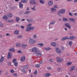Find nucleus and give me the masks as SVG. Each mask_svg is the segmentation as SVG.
<instances>
[{
  "label": "nucleus",
  "mask_w": 77,
  "mask_h": 77,
  "mask_svg": "<svg viewBox=\"0 0 77 77\" xmlns=\"http://www.w3.org/2000/svg\"><path fill=\"white\" fill-rule=\"evenodd\" d=\"M29 29L30 30H34V27H31L29 28Z\"/></svg>",
  "instance_id": "a19ab883"
},
{
  "label": "nucleus",
  "mask_w": 77,
  "mask_h": 77,
  "mask_svg": "<svg viewBox=\"0 0 77 77\" xmlns=\"http://www.w3.org/2000/svg\"><path fill=\"white\" fill-rule=\"evenodd\" d=\"M28 68H29V66H28V65L24 66H23V69H27Z\"/></svg>",
  "instance_id": "aec40b11"
},
{
  "label": "nucleus",
  "mask_w": 77,
  "mask_h": 77,
  "mask_svg": "<svg viewBox=\"0 0 77 77\" xmlns=\"http://www.w3.org/2000/svg\"><path fill=\"white\" fill-rule=\"evenodd\" d=\"M31 9H32V10H33V11H36V9H35L34 8H32Z\"/></svg>",
  "instance_id": "864d4df0"
},
{
  "label": "nucleus",
  "mask_w": 77,
  "mask_h": 77,
  "mask_svg": "<svg viewBox=\"0 0 77 77\" xmlns=\"http://www.w3.org/2000/svg\"><path fill=\"white\" fill-rule=\"evenodd\" d=\"M63 20L64 21H67L68 20L67 19H66V18H65V17H63Z\"/></svg>",
  "instance_id": "cd10ccee"
},
{
  "label": "nucleus",
  "mask_w": 77,
  "mask_h": 77,
  "mask_svg": "<svg viewBox=\"0 0 77 77\" xmlns=\"http://www.w3.org/2000/svg\"><path fill=\"white\" fill-rule=\"evenodd\" d=\"M54 8H57V5H54Z\"/></svg>",
  "instance_id": "13d9d810"
},
{
  "label": "nucleus",
  "mask_w": 77,
  "mask_h": 77,
  "mask_svg": "<svg viewBox=\"0 0 77 77\" xmlns=\"http://www.w3.org/2000/svg\"><path fill=\"white\" fill-rule=\"evenodd\" d=\"M50 61L51 62H53V60L52 59H50Z\"/></svg>",
  "instance_id": "3c124183"
},
{
  "label": "nucleus",
  "mask_w": 77,
  "mask_h": 77,
  "mask_svg": "<svg viewBox=\"0 0 77 77\" xmlns=\"http://www.w3.org/2000/svg\"><path fill=\"white\" fill-rule=\"evenodd\" d=\"M16 46L17 47H20L21 46V43H17L16 44Z\"/></svg>",
  "instance_id": "6ab92c4d"
},
{
  "label": "nucleus",
  "mask_w": 77,
  "mask_h": 77,
  "mask_svg": "<svg viewBox=\"0 0 77 77\" xmlns=\"http://www.w3.org/2000/svg\"><path fill=\"white\" fill-rule=\"evenodd\" d=\"M74 15H75V16H77V13L75 14Z\"/></svg>",
  "instance_id": "774afa93"
},
{
  "label": "nucleus",
  "mask_w": 77,
  "mask_h": 77,
  "mask_svg": "<svg viewBox=\"0 0 77 77\" xmlns=\"http://www.w3.org/2000/svg\"><path fill=\"white\" fill-rule=\"evenodd\" d=\"M26 32H29V31H30V28H28L26 29Z\"/></svg>",
  "instance_id": "37998d69"
},
{
  "label": "nucleus",
  "mask_w": 77,
  "mask_h": 77,
  "mask_svg": "<svg viewBox=\"0 0 77 77\" xmlns=\"http://www.w3.org/2000/svg\"><path fill=\"white\" fill-rule=\"evenodd\" d=\"M63 60V59L62 58H58L57 59V61L58 62H62Z\"/></svg>",
  "instance_id": "20e7f679"
},
{
  "label": "nucleus",
  "mask_w": 77,
  "mask_h": 77,
  "mask_svg": "<svg viewBox=\"0 0 77 77\" xmlns=\"http://www.w3.org/2000/svg\"><path fill=\"white\" fill-rule=\"evenodd\" d=\"M51 10L53 12H55L56 11V9L55 8H52L51 9Z\"/></svg>",
  "instance_id": "4be33fe9"
},
{
  "label": "nucleus",
  "mask_w": 77,
  "mask_h": 77,
  "mask_svg": "<svg viewBox=\"0 0 77 77\" xmlns=\"http://www.w3.org/2000/svg\"><path fill=\"white\" fill-rule=\"evenodd\" d=\"M66 39H69V38H68V37L66 36V37H65L61 39V40L62 41H64V40H66Z\"/></svg>",
  "instance_id": "9d476101"
},
{
  "label": "nucleus",
  "mask_w": 77,
  "mask_h": 77,
  "mask_svg": "<svg viewBox=\"0 0 77 77\" xmlns=\"http://www.w3.org/2000/svg\"><path fill=\"white\" fill-rule=\"evenodd\" d=\"M26 60V58L24 56L21 57L20 58V61L21 62H24Z\"/></svg>",
  "instance_id": "7ed1b4c3"
},
{
  "label": "nucleus",
  "mask_w": 77,
  "mask_h": 77,
  "mask_svg": "<svg viewBox=\"0 0 77 77\" xmlns=\"http://www.w3.org/2000/svg\"><path fill=\"white\" fill-rule=\"evenodd\" d=\"M13 75L14 76H17V73H14L13 74Z\"/></svg>",
  "instance_id": "bf43d9fd"
},
{
  "label": "nucleus",
  "mask_w": 77,
  "mask_h": 77,
  "mask_svg": "<svg viewBox=\"0 0 77 77\" xmlns=\"http://www.w3.org/2000/svg\"><path fill=\"white\" fill-rule=\"evenodd\" d=\"M37 37L36 35H34L33 36V38H36Z\"/></svg>",
  "instance_id": "a18cd8bd"
},
{
  "label": "nucleus",
  "mask_w": 77,
  "mask_h": 77,
  "mask_svg": "<svg viewBox=\"0 0 77 77\" xmlns=\"http://www.w3.org/2000/svg\"><path fill=\"white\" fill-rule=\"evenodd\" d=\"M7 17H10V14H8L7 15Z\"/></svg>",
  "instance_id": "052dcab7"
},
{
  "label": "nucleus",
  "mask_w": 77,
  "mask_h": 77,
  "mask_svg": "<svg viewBox=\"0 0 77 77\" xmlns=\"http://www.w3.org/2000/svg\"><path fill=\"white\" fill-rule=\"evenodd\" d=\"M75 38V37H74V36L70 37H69L70 39H74Z\"/></svg>",
  "instance_id": "bb28decb"
},
{
  "label": "nucleus",
  "mask_w": 77,
  "mask_h": 77,
  "mask_svg": "<svg viewBox=\"0 0 77 77\" xmlns=\"http://www.w3.org/2000/svg\"><path fill=\"white\" fill-rule=\"evenodd\" d=\"M56 22L55 21H52L51 22H50V24L49 25V26H50V24H55V23Z\"/></svg>",
  "instance_id": "b1692460"
},
{
  "label": "nucleus",
  "mask_w": 77,
  "mask_h": 77,
  "mask_svg": "<svg viewBox=\"0 0 77 77\" xmlns=\"http://www.w3.org/2000/svg\"><path fill=\"white\" fill-rule=\"evenodd\" d=\"M35 54L37 55V56H39V57H41V56H42V53H39L38 52L35 53Z\"/></svg>",
  "instance_id": "6e6552de"
},
{
  "label": "nucleus",
  "mask_w": 77,
  "mask_h": 77,
  "mask_svg": "<svg viewBox=\"0 0 77 77\" xmlns=\"http://www.w3.org/2000/svg\"><path fill=\"white\" fill-rule=\"evenodd\" d=\"M39 2L40 3H42V4H44L45 3L44 2H43L42 0H40Z\"/></svg>",
  "instance_id": "c756f323"
},
{
  "label": "nucleus",
  "mask_w": 77,
  "mask_h": 77,
  "mask_svg": "<svg viewBox=\"0 0 77 77\" xmlns=\"http://www.w3.org/2000/svg\"><path fill=\"white\" fill-rule=\"evenodd\" d=\"M45 49L46 50H50V48H45Z\"/></svg>",
  "instance_id": "6e6d98bb"
},
{
  "label": "nucleus",
  "mask_w": 77,
  "mask_h": 77,
  "mask_svg": "<svg viewBox=\"0 0 77 77\" xmlns=\"http://www.w3.org/2000/svg\"><path fill=\"white\" fill-rule=\"evenodd\" d=\"M72 62H71L67 63H66L67 65H72Z\"/></svg>",
  "instance_id": "5701e85b"
},
{
  "label": "nucleus",
  "mask_w": 77,
  "mask_h": 77,
  "mask_svg": "<svg viewBox=\"0 0 77 77\" xmlns=\"http://www.w3.org/2000/svg\"><path fill=\"white\" fill-rule=\"evenodd\" d=\"M23 73H26V71L23 69Z\"/></svg>",
  "instance_id": "603ef678"
},
{
  "label": "nucleus",
  "mask_w": 77,
  "mask_h": 77,
  "mask_svg": "<svg viewBox=\"0 0 77 77\" xmlns=\"http://www.w3.org/2000/svg\"><path fill=\"white\" fill-rule=\"evenodd\" d=\"M14 64L15 66H17L18 65V63H17V62H15L14 63Z\"/></svg>",
  "instance_id": "72a5a7b5"
},
{
  "label": "nucleus",
  "mask_w": 77,
  "mask_h": 77,
  "mask_svg": "<svg viewBox=\"0 0 77 77\" xmlns=\"http://www.w3.org/2000/svg\"><path fill=\"white\" fill-rule=\"evenodd\" d=\"M10 51H12V52H14L15 51V50L14 48H12L10 49Z\"/></svg>",
  "instance_id": "f3484780"
},
{
  "label": "nucleus",
  "mask_w": 77,
  "mask_h": 77,
  "mask_svg": "<svg viewBox=\"0 0 77 77\" xmlns=\"http://www.w3.org/2000/svg\"><path fill=\"white\" fill-rule=\"evenodd\" d=\"M66 27H67L69 29H71V26H69V24L68 23H66L65 24Z\"/></svg>",
  "instance_id": "1a4fd4ad"
},
{
  "label": "nucleus",
  "mask_w": 77,
  "mask_h": 77,
  "mask_svg": "<svg viewBox=\"0 0 77 77\" xmlns=\"http://www.w3.org/2000/svg\"><path fill=\"white\" fill-rule=\"evenodd\" d=\"M37 45H40V46L41 47H42V46L44 45V44L43 43H38Z\"/></svg>",
  "instance_id": "a878e982"
},
{
  "label": "nucleus",
  "mask_w": 77,
  "mask_h": 77,
  "mask_svg": "<svg viewBox=\"0 0 77 77\" xmlns=\"http://www.w3.org/2000/svg\"><path fill=\"white\" fill-rule=\"evenodd\" d=\"M16 20L17 22H18V21H19V20H20V18H19V17H17L16 18Z\"/></svg>",
  "instance_id": "e433bc0d"
},
{
  "label": "nucleus",
  "mask_w": 77,
  "mask_h": 77,
  "mask_svg": "<svg viewBox=\"0 0 77 77\" xmlns=\"http://www.w3.org/2000/svg\"><path fill=\"white\" fill-rule=\"evenodd\" d=\"M21 2L22 3H27L28 0H21Z\"/></svg>",
  "instance_id": "a211bd4d"
},
{
  "label": "nucleus",
  "mask_w": 77,
  "mask_h": 77,
  "mask_svg": "<svg viewBox=\"0 0 77 77\" xmlns=\"http://www.w3.org/2000/svg\"><path fill=\"white\" fill-rule=\"evenodd\" d=\"M75 67L74 66H72L71 67L70 71H73L74 69H75Z\"/></svg>",
  "instance_id": "423d86ee"
},
{
  "label": "nucleus",
  "mask_w": 77,
  "mask_h": 77,
  "mask_svg": "<svg viewBox=\"0 0 77 77\" xmlns=\"http://www.w3.org/2000/svg\"><path fill=\"white\" fill-rule=\"evenodd\" d=\"M30 12V11H26V12L25 13V14H29Z\"/></svg>",
  "instance_id": "4c0bfd02"
},
{
  "label": "nucleus",
  "mask_w": 77,
  "mask_h": 77,
  "mask_svg": "<svg viewBox=\"0 0 77 77\" xmlns=\"http://www.w3.org/2000/svg\"><path fill=\"white\" fill-rule=\"evenodd\" d=\"M4 59H5V57H4L2 56L1 57V59H0V62H3V60H4Z\"/></svg>",
  "instance_id": "9b49d317"
},
{
  "label": "nucleus",
  "mask_w": 77,
  "mask_h": 77,
  "mask_svg": "<svg viewBox=\"0 0 77 77\" xmlns=\"http://www.w3.org/2000/svg\"><path fill=\"white\" fill-rule=\"evenodd\" d=\"M18 53H21V51H17Z\"/></svg>",
  "instance_id": "338daca9"
},
{
  "label": "nucleus",
  "mask_w": 77,
  "mask_h": 77,
  "mask_svg": "<svg viewBox=\"0 0 77 77\" xmlns=\"http://www.w3.org/2000/svg\"><path fill=\"white\" fill-rule=\"evenodd\" d=\"M16 61H17V59H14L13 60L12 62L14 63V62H16Z\"/></svg>",
  "instance_id": "c9c22d12"
},
{
  "label": "nucleus",
  "mask_w": 77,
  "mask_h": 77,
  "mask_svg": "<svg viewBox=\"0 0 77 77\" xmlns=\"http://www.w3.org/2000/svg\"><path fill=\"white\" fill-rule=\"evenodd\" d=\"M35 67L36 68H39L40 67V65L39 64H37L35 65Z\"/></svg>",
  "instance_id": "c85d7f7f"
},
{
  "label": "nucleus",
  "mask_w": 77,
  "mask_h": 77,
  "mask_svg": "<svg viewBox=\"0 0 77 77\" xmlns=\"http://www.w3.org/2000/svg\"><path fill=\"white\" fill-rule=\"evenodd\" d=\"M51 75V74H50V73H46L45 75L46 77H48Z\"/></svg>",
  "instance_id": "412c9836"
},
{
  "label": "nucleus",
  "mask_w": 77,
  "mask_h": 77,
  "mask_svg": "<svg viewBox=\"0 0 77 77\" xmlns=\"http://www.w3.org/2000/svg\"><path fill=\"white\" fill-rule=\"evenodd\" d=\"M11 73H13V72H15V71L13 70H11L10 71Z\"/></svg>",
  "instance_id": "de8ad7c7"
},
{
  "label": "nucleus",
  "mask_w": 77,
  "mask_h": 77,
  "mask_svg": "<svg viewBox=\"0 0 77 77\" xmlns=\"http://www.w3.org/2000/svg\"><path fill=\"white\" fill-rule=\"evenodd\" d=\"M20 8H21L23 7V5L21 2H19V3Z\"/></svg>",
  "instance_id": "2eb2a0df"
},
{
  "label": "nucleus",
  "mask_w": 77,
  "mask_h": 77,
  "mask_svg": "<svg viewBox=\"0 0 77 77\" xmlns=\"http://www.w3.org/2000/svg\"><path fill=\"white\" fill-rule=\"evenodd\" d=\"M17 38H22V36L19 35L17 37Z\"/></svg>",
  "instance_id": "09e8293b"
},
{
  "label": "nucleus",
  "mask_w": 77,
  "mask_h": 77,
  "mask_svg": "<svg viewBox=\"0 0 77 77\" xmlns=\"http://www.w3.org/2000/svg\"><path fill=\"white\" fill-rule=\"evenodd\" d=\"M3 19H5V20H6V19H8V17L6 15H4L3 17Z\"/></svg>",
  "instance_id": "393cba45"
},
{
  "label": "nucleus",
  "mask_w": 77,
  "mask_h": 77,
  "mask_svg": "<svg viewBox=\"0 0 77 77\" xmlns=\"http://www.w3.org/2000/svg\"><path fill=\"white\" fill-rule=\"evenodd\" d=\"M12 54L11 53H10V58H12Z\"/></svg>",
  "instance_id": "5fc2aeb1"
},
{
  "label": "nucleus",
  "mask_w": 77,
  "mask_h": 77,
  "mask_svg": "<svg viewBox=\"0 0 77 77\" xmlns=\"http://www.w3.org/2000/svg\"><path fill=\"white\" fill-rule=\"evenodd\" d=\"M72 42L71 41H70L69 42V44L70 45V46H71V45H72Z\"/></svg>",
  "instance_id": "ea45409f"
},
{
  "label": "nucleus",
  "mask_w": 77,
  "mask_h": 77,
  "mask_svg": "<svg viewBox=\"0 0 77 77\" xmlns=\"http://www.w3.org/2000/svg\"><path fill=\"white\" fill-rule=\"evenodd\" d=\"M29 42L31 44H33L35 43L36 41L33 39H29Z\"/></svg>",
  "instance_id": "f03ea898"
},
{
  "label": "nucleus",
  "mask_w": 77,
  "mask_h": 77,
  "mask_svg": "<svg viewBox=\"0 0 77 77\" xmlns=\"http://www.w3.org/2000/svg\"><path fill=\"white\" fill-rule=\"evenodd\" d=\"M12 17V14H10V18H11V17Z\"/></svg>",
  "instance_id": "4d7b16f0"
},
{
  "label": "nucleus",
  "mask_w": 77,
  "mask_h": 77,
  "mask_svg": "<svg viewBox=\"0 0 77 77\" xmlns=\"http://www.w3.org/2000/svg\"><path fill=\"white\" fill-rule=\"evenodd\" d=\"M7 58L8 59H9V58H10V52H9L8 53V55L7 56Z\"/></svg>",
  "instance_id": "7c9ffc66"
},
{
  "label": "nucleus",
  "mask_w": 77,
  "mask_h": 77,
  "mask_svg": "<svg viewBox=\"0 0 77 77\" xmlns=\"http://www.w3.org/2000/svg\"><path fill=\"white\" fill-rule=\"evenodd\" d=\"M61 49L62 50H64V48H63V47H61Z\"/></svg>",
  "instance_id": "680f3d73"
},
{
  "label": "nucleus",
  "mask_w": 77,
  "mask_h": 77,
  "mask_svg": "<svg viewBox=\"0 0 77 77\" xmlns=\"http://www.w3.org/2000/svg\"><path fill=\"white\" fill-rule=\"evenodd\" d=\"M38 48L35 47L33 48L32 49V51L34 53H37L38 52Z\"/></svg>",
  "instance_id": "f257e3e1"
},
{
  "label": "nucleus",
  "mask_w": 77,
  "mask_h": 77,
  "mask_svg": "<svg viewBox=\"0 0 77 77\" xmlns=\"http://www.w3.org/2000/svg\"><path fill=\"white\" fill-rule=\"evenodd\" d=\"M58 71V72H60V71H62V68H58L57 69Z\"/></svg>",
  "instance_id": "f704fd0d"
},
{
  "label": "nucleus",
  "mask_w": 77,
  "mask_h": 77,
  "mask_svg": "<svg viewBox=\"0 0 77 77\" xmlns=\"http://www.w3.org/2000/svg\"><path fill=\"white\" fill-rule=\"evenodd\" d=\"M31 26H32V24H29L27 25V27H31Z\"/></svg>",
  "instance_id": "79ce46f5"
},
{
  "label": "nucleus",
  "mask_w": 77,
  "mask_h": 77,
  "mask_svg": "<svg viewBox=\"0 0 77 77\" xmlns=\"http://www.w3.org/2000/svg\"><path fill=\"white\" fill-rule=\"evenodd\" d=\"M34 74H35V75H36V74H38V71H37V70H35L34 72Z\"/></svg>",
  "instance_id": "473e14b6"
},
{
  "label": "nucleus",
  "mask_w": 77,
  "mask_h": 77,
  "mask_svg": "<svg viewBox=\"0 0 77 77\" xmlns=\"http://www.w3.org/2000/svg\"><path fill=\"white\" fill-rule=\"evenodd\" d=\"M65 12V9H62L58 13V14H59V13H60V12L61 13V14H63V13H64Z\"/></svg>",
  "instance_id": "0eeeda50"
},
{
  "label": "nucleus",
  "mask_w": 77,
  "mask_h": 77,
  "mask_svg": "<svg viewBox=\"0 0 77 77\" xmlns=\"http://www.w3.org/2000/svg\"><path fill=\"white\" fill-rule=\"evenodd\" d=\"M49 70H51V69H52V68L51 67H48L47 68Z\"/></svg>",
  "instance_id": "8fccbe9b"
},
{
  "label": "nucleus",
  "mask_w": 77,
  "mask_h": 77,
  "mask_svg": "<svg viewBox=\"0 0 77 77\" xmlns=\"http://www.w3.org/2000/svg\"><path fill=\"white\" fill-rule=\"evenodd\" d=\"M26 20L29 23H30V22H31V21H32V19H26Z\"/></svg>",
  "instance_id": "2f4dec72"
},
{
  "label": "nucleus",
  "mask_w": 77,
  "mask_h": 77,
  "mask_svg": "<svg viewBox=\"0 0 77 77\" xmlns=\"http://www.w3.org/2000/svg\"><path fill=\"white\" fill-rule=\"evenodd\" d=\"M20 27H21V28H22V29H24V26H21Z\"/></svg>",
  "instance_id": "0e129e2a"
},
{
  "label": "nucleus",
  "mask_w": 77,
  "mask_h": 77,
  "mask_svg": "<svg viewBox=\"0 0 77 77\" xmlns=\"http://www.w3.org/2000/svg\"><path fill=\"white\" fill-rule=\"evenodd\" d=\"M69 20L71 21H73L74 20V19L72 18H69Z\"/></svg>",
  "instance_id": "c03bdc74"
},
{
  "label": "nucleus",
  "mask_w": 77,
  "mask_h": 77,
  "mask_svg": "<svg viewBox=\"0 0 77 77\" xmlns=\"http://www.w3.org/2000/svg\"><path fill=\"white\" fill-rule=\"evenodd\" d=\"M30 3L31 4H35V2L34 0H31L30 1Z\"/></svg>",
  "instance_id": "f8f14e48"
},
{
  "label": "nucleus",
  "mask_w": 77,
  "mask_h": 77,
  "mask_svg": "<svg viewBox=\"0 0 77 77\" xmlns=\"http://www.w3.org/2000/svg\"><path fill=\"white\" fill-rule=\"evenodd\" d=\"M10 34L9 33H7L6 34V36H9Z\"/></svg>",
  "instance_id": "e2e57ef3"
},
{
  "label": "nucleus",
  "mask_w": 77,
  "mask_h": 77,
  "mask_svg": "<svg viewBox=\"0 0 77 77\" xmlns=\"http://www.w3.org/2000/svg\"><path fill=\"white\" fill-rule=\"evenodd\" d=\"M51 45L53 47H55V46L56 45V43L55 42H52L51 43Z\"/></svg>",
  "instance_id": "4468645a"
},
{
  "label": "nucleus",
  "mask_w": 77,
  "mask_h": 77,
  "mask_svg": "<svg viewBox=\"0 0 77 77\" xmlns=\"http://www.w3.org/2000/svg\"><path fill=\"white\" fill-rule=\"evenodd\" d=\"M22 46L23 48H25V47H27V45H26L25 44H23V45H22Z\"/></svg>",
  "instance_id": "58836bf2"
},
{
  "label": "nucleus",
  "mask_w": 77,
  "mask_h": 77,
  "mask_svg": "<svg viewBox=\"0 0 77 77\" xmlns=\"http://www.w3.org/2000/svg\"><path fill=\"white\" fill-rule=\"evenodd\" d=\"M48 4L49 6H51V5H53V2L51 1H50L48 2Z\"/></svg>",
  "instance_id": "ddd939ff"
},
{
  "label": "nucleus",
  "mask_w": 77,
  "mask_h": 77,
  "mask_svg": "<svg viewBox=\"0 0 77 77\" xmlns=\"http://www.w3.org/2000/svg\"><path fill=\"white\" fill-rule=\"evenodd\" d=\"M0 27H3V24L0 23Z\"/></svg>",
  "instance_id": "49530a36"
},
{
  "label": "nucleus",
  "mask_w": 77,
  "mask_h": 77,
  "mask_svg": "<svg viewBox=\"0 0 77 77\" xmlns=\"http://www.w3.org/2000/svg\"><path fill=\"white\" fill-rule=\"evenodd\" d=\"M56 50L57 53H62V51H60V49L59 48H56Z\"/></svg>",
  "instance_id": "39448f33"
},
{
  "label": "nucleus",
  "mask_w": 77,
  "mask_h": 77,
  "mask_svg": "<svg viewBox=\"0 0 77 77\" xmlns=\"http://www.w3.org/2000/svg\"><path fill=\"white\" fill-rule=\"evenodd\" d=\"M19 33V31L18 30H16L14 32V34L15 35H18Z\"/></svg>",
  "instance_id": "dca6fc26"
},
{
  "label": "nucleus",
  "mask_w": 77,
  "mask_h": 77,
  "mask_svg": "<svg viewBox=\"0 0 77 77\" xmlns=\"http://www.w3.org/2000/svg\"><path fill=\"white\" fill-rule=\"evenodd\" d=\"M69 15H71V16H72V13H69Z\"/></svg>",
  "instance_id": "69168bd1"
}]
</instances>
